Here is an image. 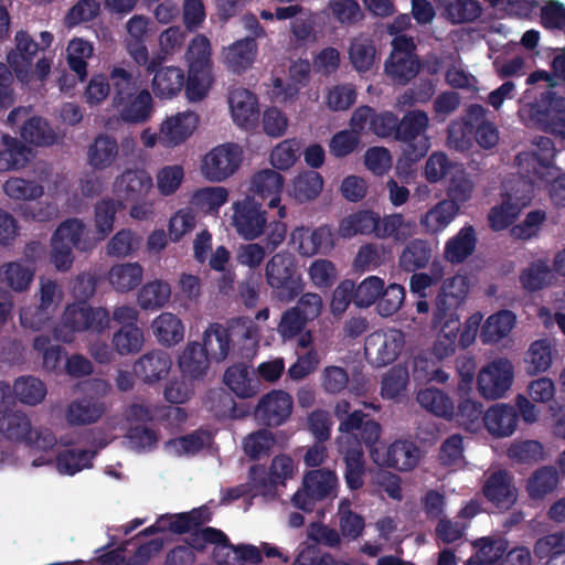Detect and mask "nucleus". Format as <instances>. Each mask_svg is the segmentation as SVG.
<instances>
[{"mask_svg":"<svg viewBox=\"0 0 565 565\" xmlns=\"http://www.w3.org/2000/svg\"><path fill=\"white\" fill-rule=\"evenodd\" d=\"M284 186L282 175L271 169H264L256 172L250 180V191L263 202L268 200V207H278L279 218H285L287 210L285 205L280 204V193Z\"/></svg>","mask_w":565,"mask_h":565,"instance_id":"nucleus-19","label":"nucleus"},{"mask_svg":"<svg viewBox=\"0 0 565 565\" xmlns=\"http://www.w3.org/2000/svg\"><path fill=\"white\" fill-rule=\"evenodd\" d=\"M257 332L254 322L246 317L233 319L228 328L214 322L204 331L200 348L211 361L221 362L228 355L233 337L254 340Z\"/></svg>","mask_w":565,"mask_h":565,"instance_id":"nucleus-7","label":"nucleus"},{"mask_svg":"<svg viewBox=\"0 0 565 565\" xmlns=\"http://www.w3.org/2000/svg\"><path fill=\"white\" fill-rule=\"evenodd\" d=\"M515 324V315L510 310H501L491 315L481 329L483 343H497L505 338Z\"/></svg>","mask_w":565,"mask_h":565,"instance_id":"nucleus-47","label":"nucleus"},{"mask_svg":"<svg viewBox=\"0 0 565 565\" xmlns=\"http://www.w3.org/2000/svg\"><path fill=\"white\" fill-rule=\"evenodd\" d=\"M441 15L452 24L477 21L482 14L479 0H437Z\"/></svg>","mask_w":565,"mask_h":565,"instance_id":"nucleus-33","label":"nucleus"},{"mask_svg":"<svg viewBox=\"0 0 565 565\" xmlns=\"http://www.w3.org/2000/svg\"><path fill=\"white\" fill-rule=\"evenodd\" d=\"M338 450L344 461V480L351 491L360 490L364 484L365 459L363 446L353 437L338 438Z\"/></svg>","mask_w":565,"mask_h":565,"instance_id":"nucleus-18","label":"nucleus"},{"mask_svg":"<svg viewBox=\"0 0 565 565\" xmlns=\"http://www.w3.org/2000/svg\"><path fill=\"white\" fill-rule=\"evenodd\" d=\"M142 344L143 334L137 326H122L113 337V345L120 355L136 353Z\"/></svg>","mask_w":565,"mask_h":565,"instance_id":"nucleus-61","label":"nucleus"},{"mask_svg":"<svg viewBox=\"0 0 565 565\" xmlns=\"http://www.w3.org/2000/svg\"><path fill=\"white\" fill-rule=\"evenodd\" d=\"M35 157L33 149L8 134L1 136L0 172L25 168Z\"/></svg>","mask_w":565,"mask_h":565,"instance_id":"nucleus-24","label":"nucleus"},{"mask_svg":"<svg viewBox=\"0 0 565 565\" xmlns=\"http://www.w3.org/2000/svg\"><path fill=\"white\" fill-rule=\"evenodd\" d=\"M30 433H32V423L24 412L10 407L0 411V435L4 439L24 443Z\"/></svg>","mask_w":565,"mask_h":565,"instance_id":"nucleus-31","label":"nucleus"},{"mask_svg":"<svg viewBox=\"0 0 565 565\" xmlns=\"http://www.w3.org/2000/svg\"><path fill=\"white\" fill-rule=\"evenodd\" d=\"M290 245L305 257L327 255L334 247V234L328 225L316 228L301 225L291 231Z\"/></svg>","mask_w":565,"mask_h":565,"instance_id":"nucleus-14","label":"nucleus"},{"mask_svg":"<svg viewBox=\"0 0 565 565\" xmlns=\"http://www.w3.org/2000/svg\"><path fill=\"white\" fill-rule=\"evenodd\" d=\"M419 457L420 450L415 443L407 439H397L387 447L382 465L406 472L418 465Z\"/></svg>","mask_w":565,"mask_h":565,"instance_id":"nucleus-28","label":"nucleus"},{"mask_svg":"<svg viewBox=\"0 0 565 565\" xmlns=\"http://www.w3.org/2000/svg\"><path fill=\"white\" fill-rule=\"evenodd\" d=\"M467 288L463 277H455L450 286L444 285L436 297L433 324L443 329L451 322H458L457 310L463 302Z\"/></svg>","mask_w":565,"mask_h":565,"instance_id":"nucleus-16","label":"nucleus"},{"mask_svg":"<svg viewBox=\"0 0 565 565\" xmlns=\"http://www.w3.org/2000/svg\"><path fill=\"white\" fill-rule=\"evenodd\" d=\"M33 349L42 354L43 367L47 371H56L66 356L65 349L60 344L52 345L50 337L44 334L33 339Z\"/></svg>","mask_w":565,"mask_h":565,"instance_id":"nucleus-62","label":"nucleus"},{"mask_svg":"<svg viewBox=\"0 0 565 565\" xmlns=\"http://www.w3.org/2000/svg\"><path fill=\"white\" fill-rule=\"evenodd\" d=\"M199 117L194 111H183L167 118L160 132L169 145L177 146L188 139L196 128Z\"/></svg>","mask_w":565,"mask_h":565,"instance_id":"nucleus-32","label":"nucleus"},{"mask_svg":"<svg viewBox=\"0 0 565 565\" xmlns=\"http://www.w3.org/2000/svg\"><path fill=\"white\" fill-rule=\"evenodd\" d=\"M435 246L433 242L413 238L407 242L398 256V266L406 273H415L426 268L433 258Z\"/></svg>","mask_w":565,"mask_h":565,"instance_id":"nucleus-29","label":"nucleus"},{"mask_svg":"<svg viewBox=\"0 0 565 565\" xmlns=\"http://www.w3.org/2000/svg\"><path fill=\"white\" fill-rule=\"evenodd\" d=\"M323 178L315 170L299 173L291 184L290 195L299 203L313 201L323 189Z\"/></svg>","mask_w":565,"mask_h":565,"instance_id":"nucleus-43","label":"nucleus"},{"mask_svg":"<svg viewBox=\"0 0 565 565\" xmlns=\"http://www.w3.org/2000/svg\"><path fill=\"white\" fill-rule=\"evenodd\" d=\"M110 323L109 311L105 308H93L87 302L68 305L62 316V323L53 329L56 340L70 343L74 332L90 331L103 333Z\"/></svg>","mask_w":565,"mask_h":565,"instance_id":"nucleus-6","label":"nucleus"},{"mask_svg":"<svg viewBox=\"0 0 565 565\" xmlns=\"http://www.w3.org/2000/svg\"><path fill=\"white\" fill-rule=\"evenodd\" d=\"M21 137L24 141L35 146H51L56 140V135L49 122L36 116L24 122L21 128Z\"/></svg>","mask_w":565,"mask_h":565,"instance_id":"nucleus-55","label":"nucleus"},{"mask_svg":"<svg viewBox=\"0 0 565 565\" xmlns=\"http://www.w3.org/2000/svg\"><path fill=\"white\" fill-rule=\"evenodd\" d=\"M119 153L117 140L105 134H99L89 145L87 162L94 170H105L111 167Z\"/></svg>","mask_w":565,"mask_h":565,"instance_id":"nucleus-34","label":"nucleus"},{"mask_svg":"<svg viewBox=\"0 0 565 565\" xmlns=\"http://www.w3.org/2000/svg\"><path fill=\"white\" fill-rule=\"evenodd\" d=\"M172 365L170 355L161 350L142 354L134 364V373L145 383L152 384L164 379Z\"/></svg>","mask_w":565,"mask_h":565,"instance_id":"nucleus-25","label":"nucleus"},{"mask_svg":"<svg viewBox=\"0 0 565 565\" xmlns=\"http://www.w3.org/2000/svg\"><path fill=\"white\" fill-rule=\"evenodd\" d=\"M110 81L114 87L113 106L119 108L128 102L137 90L132 74L122 67H114L110 72Z\"/></svg>","mask_w":565,"mask_h":565,"instance_id":"nucleus-57","label":"nucleus"},{"mask_svg":"<svg viewBox=\"0 0 565 565\" xmlns=\"http://www.w3.org/2000/svg\"><path fill=\"white\" fill-rule=\"evenodd\" d=\"M501 203L488 213L489 227L494 232L509 228L518 220L521 211L532 201V183L523 178H513L503 183Z\"/></svg>","mask_w":565,"mask_h":565,"instance_id":"nucleus-5","label":"nucleus"},{"mask_svg":"<svg viewBox=\"0 0 565 565\" xmlns=\"http://www.w3.org/2000/svg\"><path fill=\"white\" fill-rule=\"evenodd\" d=\"M143 269L138 263L115 265L110 268L108 280L119 292H127L138 287L142 280Z\"/></svg>","mask_w":565,"mask_h":565,"instance_id":"nucleus-49","label":"nucleus"},{"mask_svg":"<svg viewBox=\"0 0 565 565\" xmlns=\"http://www.w3.org/2000/svg\"><path fill=\"white\" fill-rule=\"evenodd\" d=\"M157 340L167 347L174 345L183 340L184 328L181 320L171 312H162L151 324Z\"/></svg>","mask_w":565,"mask_h":565,"instance_id":"nucleus-44","label":"nucleus"},{"mask_svg":"<svg viewBox=\"0 0 565 565\" xmlns=\"http://www.w3.org/2000/svg\"><path fill=\"white\" fill-rule=\"evenodd\" d=\"M416 399L433 415L448 420L454 419V403L444 391L426 387L417 393Z\"/></svg>","mask_w":565,"mask_h":565,"instance_id":"nucleus-42","label":"nucleus"},{"mask_svg":"<svg viewBox=\"0 0 565 565\" xmlns=\"http://www.w3.org/2000/svg\"><path fill=\"white\" fill-rule=\"evenodd\" d=\"M68 67L78 76L81 82L87 77V58L93 55V45L90 42L75 38L68 42L67 49Z\"/></svg>","mask_w":565,"mask_h":565,"instance_id":"nucleus-51","label":"nucleus"},{"mask_svg":"<svg viewBox=\"0 0 565 565\" xmlns=\"http://www.w3.org/2000/svg\"><path fill=\"white\" fill-rule=\"evenodd\" d=\"M428 124V115L419 109L406 111L402 119H397L395 140L405 145L397 169H411L427 154L430 148V140L426 135Z\"/></svg>","mask_w":565,"mask_h":565,"instance_id":"nucleus-3","label":"nucleus"},{"mask_svg":"<svg viewBox=\"0 0 565 565\" xmlns=\"http://www.w3.org/2000/svg\"><path fill=\"white\" fill-rule=\"evenodd\" d=\"M478 548L476 554L468 559V565H503L507 552V542L481 537L475 542Z\"/></svg>","mask_w":565,"mask_h":565,"instance_id":"nucleus-48","label":"nucleus"},{"mask_svg":"<svg viewBox=\"0 0 565 565\" xmlns=\"http://www.w3.org/2000/svg\"><path fill=\"white\" fill-rule=\"evenodd\" d=\"M121 201L111 198H104L94 206V221L96 235L90 236L96 244L104 241L114 230L116 214L124 209Z\"/></svg>","mask_w":565,"mask_h":565,"instance_id":"nucleus-38","label":"nucleus"},{"mask_svg":"<svg viewBox=\"0 0 565 565\" xmlns=\"http://www.w3.org/2000/svg\"><path fill=\"white\" fill-rule=\"evenodd\" d=\"M262 205L254 196H246L233 204V225L237 234L246 241L258 238L265 231L267 218Z\"/></svg>","mask_w":565,"mask_h":565,"instance_id":"nucleus-12","label":"nucleus"},{"mask_svg":"<svg viewBox=\"0 0 565 565\" xmlns=\"http://www.w3.org/2000/svg\"><path fill=\"white\" fill-rule=\"evenodd\" d=\"M484 413L480 402L463 398L459 402L457 412L454 411V418L465 430L477 431L483 424Z\"/></svg>","mask_w":565,"mask_h":565,"instance_id":"nucleus-54","label":"nucleus"},{"mask_svg":"<svg viewBox=\"0 0 565 565\" xmlns=\"http://www.w3.org/2000/svg\"><path fill=\"white\" fill-rule=\"evenodd\" d=\"M519 423V412L508 404H495L483 415V425L497 438L511 436Z\"/></svg>","mask_w":565,"mask_h":565,"instance_id":"nucleus-26","label":"nucleus"},{"mask_svg":"<svg viewBox=\"0 0 565 565\" xmlns=\"http://www.w3.org/2000/svg\"><path fill=\"white\" fill-rule=\"evenodd\" d=\"M171 289L168 282L154 280L142 286L138 294V303L142 309H158L168 302Z\"/></svg>","mask_w":565,"mask_h":565,"instance_id":"nucleus-58","label":"nucleus"},{"mask_svg":"<svg viewBox=\"0 0 565 565\" xmlns=\"http://www.w3.org/2000/svg\"><path fill=\"white\" fill-rule=\"evenodd\" d=\"M265 279L271 290V297L281 302L295 300L303 290L298 262L288 252H278L267 260Z\"/></svg>","mask_w":565,"mask_h":565,"instance_id":"nucleus-4","label":"nucleus"},{"mask_svg":"<svg viewBox=\"0 0 565 565\" xmlns=\"http://www.w3.org/2000/svg\"><path fill=\"white\" fill-rule=\"evenodd\" d=\"M380 216L369 210H360L342 218L339 224V235L350 238L359 234L376 233Z\"/></svg>","mask_w":565,"mask_h":565,"instance_id":"nucleus-41","label":"nucleus"},{"mask_svg":"<svg viewBox=\"0 0 565 565\" xmlns=\"http://www.w3.org/2000/svg\"><path fill=\"white\" fill-rule=\"evenodd\" d=\"M454 201L443 200L427 211L420 218V225L426 233L438 234L444 231L459 212Z\"/></svg>","mask_w":565,"mask_h":565,"instance_id":"nucleus-40","label":"nucleus"},{"mask_svg":"<svg viewBox=\"0 0 565 565\" xmlns=\"http://www.w3.org/2000/svg\"><path fill=\"white\" fill-rule=\"evenodd\" d=\"M482 492L489 502L501 510H509L518 498L512 478L505 470L492 472L487 478Z\"/></svg>","mask_w":565,"mask_h":565,"instance_id":"nucleus-21","label":"nucleus"},{"mask_svg":"<svg viewBox=\"0 0 565 565\" xmlns=\"http://www.w3.org/2000/svg\"><path fill=\"white\" fill-rule=\"evenodd\" d=\"M35 274L34 266L23 265L21 262H11L1 267L2 280L14 291H25Z\"/></svg>","mask_w":565,"mask_h":565,"instance_id":"nucleus-53","label":"nucleus"},{"mask_svg":"<svg viewBox=\"0 0 565 565\" xmlns=\"http://www.w3.org/2000/svg\"><path fill=\"white\" fill-rule=\"evenodd\" d=\"M210 362L199 342H190L179 356L180 371L190 380L202 379L210 367Z\"/></svg>","mask_w":565,"mask_h":565,"instance_id":"nucleus-39","label":"nucleus"},{"mask_svg":"<svg viewBox=\"0 0 565 565\" xmlns=\"http://www.w3.org/2000/svg\"><path fill=\"white\" fill-rule=\"evenodd\" d=\"M96 451L85 449H66L56 457V468L60 473L74 476L85 468H90Z\"/></svg>","mask_w":565,"mask_h":565,"instance_id":"nucleus-50","label":"nucleus"},{"mask_svg":"<svg viewBox=\"0 0 565 565\" xmlns=\"http://www.w3.org/2000/svg\"><path fill=\"white\" fill-rule=\"evenodd\" d=\"M514 369L510 360L499 358L483 366L477 377L480 394L488 399L501 398L510 390Z\"/></svg>","mask_w":565,"mask_h":565,"instance_id":"nucleus-9","label":"nucleus"},{"mask_svg":"<svg viewBox=\"0 0 565 565\" xmlns=\"http://www.w3.org/2000/svg\"><path fill=\"white\" fill-rule=\"evenodd\" d=\"M13 393L21 403L34 406L45 398L46 386L40 379L24 375L14 381Z\"/></svg>","mask_w":565,"mask_h":565,"instance_id":"nucleus-52","label":"nucleus"},{"mask_svg":"<svg viewBox=\"0 0 565 565\" xmlns=\"http://www.w3.org/2000/svg\"><path fill=\"white\" fill-rule=\"evenodd\" d=\"M117 109L125 122H145L149 119L152 111V96L148 89H142Z\"/></svg>","mask_w":565,"mask_h":565,"instance_id":"nucleus-46","label":"nucleus"},{"mask_svg":"<svg viewBox=\"0 0 565 565\" xmlns=\"http://www.w3.org/2000/svg\"><path fill=\"white\" fill-rule=\"evenodd\" d=\"M256 54L257 43L254 38L247 36L228 46L225 63L232 72L241 74L253 65Z\"/></svg>","mask_w":565,"mask_h":565,"instance_id":"nucleus-37","label":"nucleus"},{"mask_svg":"<svg viewBox=\"0 0 565 565\" xmlns=\"http://www.w3.org/2000/svg\"><path fill=\"white\" fill-rule=\"evenodd\" d=\"M531 116L542 130L565 139V97L546 92L531 107Z\"/></svg>","mask_w":565,"mask_h":565,"instance_id":"nucleus-13","label":"nucleus"},{"mask_svg":"<svg viewBox=\"0 0 565 565\" xmlns=\"http://www.w3.org/2000/svg\"><path fill=\"white\" fill-rule=\"evenodd\" d=\"M420 68L417 56H397L390 54L384 70L386 75L397 85H406L416 77Z\"/></svg>","mask_w":565,"mask_h":565,"instance_id":"nucleus-45","label":"nucleus"},{"mask_svg":"<svg viewBox=\"0 0 565 565\" xmlns=\"http://www.w3.org/2000/svg\"><path fill=\"white\" fill-rule=\"evenodd\" d=\"M348 53L350 63L358 73L364 74L379 67L380 55L374 41L369 36L353 38Z\"/></svg>","mask_w":565,"mask_h":565,"instance_id":"nucleus-30","label":"nucleus"},{"mask_svg":"<svg viewBox=\"0 0 565 565\" xmlns=\"http://www.w3.org/2000/svg\"><path fill=\"white\" fill-rule=\"evenodd\" d=\"M339 430L343 435L338 438L349 436L355 438L361 443V446L364 444L370 449L372 459L379 462L374 446L379 441L382 433L380 423L362 411H354L340 423Z\"/></svg>","mask_w":565,"mask_h":565,"instance_id":"nucleus-17","label":"nucleus"},{"mask_svg":"<svg viewBox=\"0 0 565 565\" xmlns=\"http://www.w3.org/2000/svg\"><path fill=\"white\" fill-rule=\"evenodd\" d=\"M4 193L20 201H33L41 198L44 193L43 186L35 181L23 178H10L3 184Z\"/></svg>","mask_w":565,"mask_h":565,"instance_id":"nucleus-60","label":"nucleus"},{"mask_svg":"<svg viewBox=\"0 0 565 565\" xmlns=\"http://www.w3.org/2000/svg\"><path fill=\"white\" fill-rule=\"evenodd\" d=\"M292 396L282 390H271L260 397L255 409V419L267 427L285 424L292 412Z\"/></svg>","mask_w":565,"mask_h":565,"instance_id":"nucleus-15","label":"nucleus"},{"mask_svg":"<svg viewBox=\"0 0 565 565\" xmlns=\"http://www.w3.org/2000/svg\"><path fill=\"white\" fill-rule=\"evenodd\" d=\"M243 160L242 148L236 143H224L213 148L203 160V175L214 182H221L235 173Z\"/></svg>","mask_w":565,"mask_h":565,"instance_id":"nucleus-10","label":"nucleus"},{"mask_svg":"<svg viewBox=\"0 0 565 565\" xmlns=\"http://www.w3.org/2000/svg\"><path fill=\"white\" fill-rule=\"evenodd\" d=\"M404 335L398 331L388 333H374L366 339L365 355L374 356L376 366H385L393 363L399 355L404 347Z\"/></svg>","mask_w":565,"mask_h":565,"instance_id":"nucleus-20","label":"nucleus"},{"mask_svg":"<svg viewBox=\"0 0 565 565\" xmlns=\"http://www.w3.org/2000/svg\"><path fill=\"white\" fill-rule=\"evenodd\" d=\"M62 299V290L56 281L52 279H41L40 286V303L34 308H24L20 312V321L24 328L34 331L43 329L51 320V316L55 311Z\"/></svg>","mask_w":565,"mask_h":565,"instance_id":"nucleus-11","label":"nucleus"},{"mask_svg":"<svg viewBox=\"0 0 565 565\" xmlns=\"http://www.w3.org/2000/svg\"><path fill=\"white\" fill-rule=\"evenodd\" d=\"M15 50H11L7 55L8 64L13 68L17 75L29 70L34 56L39 51V44L31 38L26 31L15 33Z\"/></svg>","mask_w":565,"mask_h":565,"instance_id":"nucleus-35","label":"nucleus"},{"mask_svg":"<svg viewBox=\"0 0 565 565\" xmlns=\"http://www.w3.org/2000/svg\"><path fill=\"white\" fill-rule=\"evenodd\" d=\"M188 76L179 66H163L164 56L157 54L150 61L147 74H153L152 90L160 99L178 96L182 89L190 102H200L207 95L212 83L211 43L204 34H196L184 54Z\"/></svg>","mask_w":565,"mask_h":565,"instance_id":"nucleus-1","label":"nucleus"},{"mask_svg":"<svg viewBox=\"0 0 565 565\" xmlns=\"http://www.w3.org/2000/svg\"><path fill=\"white\" fill-rule=\"evenodd\" d=\"M338 477L326 468L312 469L305 473L302 487L294 494L292 504L303 512H312L318 501L337 497Z\"/></svg>","mask_w":565,"mask_h":565,"instance_id":"nucleus-8","label":"nucleus"},{"mask_svg":"<svg viewBox=\"0 0 565 565\" xmlns=\"http://www.w3.org/2000/svg\"><path fill=\"white\" fill-rule=\"evenodd\" d=\"M558 483V475L553 467H542L537 469L527 481V493L530 498L543 499L546 494L554 491Z\"/></svg>","mask_w":565,"mask_h":565,"instance_id":"nucleus-56","label":"nucleus"},{"mask_svg":"<svg viewBox=\"0 0 565 565\" xmlns=\"http://www.w3.org/2000/svg\"><path fill=\"white\" fill-rule=\"evenodd\" d=\"M141 238L131 230L118 231L107 243V255L113 257H127L139 249Z\"/></svg>","mask_w":565,"mask_h":565,"instance_id":"nucleus-63","label":"nucleus"},{"mask_svg":"<svg viewBox=\"0 0 565 565\" xmlns=\"http://www.w3.org/2000/svg\"><path fill=\"white\" fill-rule=\"evenodd\" d=\"M224 384L239 398H249L259 391V380L243 362L228 366L223 376Z\"/></svg>","mask_w":565,"mask_h":565,"instance_id":"nucleus-27","label":"nucleus"},{"mask_svg":"<svg viewBox=\"0 0 565 565\" xmlns=\"http://www.w3.org/2000/svg\"><path fill=\"white\" fill-rule=\"evenodd\" d=\"M96 241L90 238L85 223L78 218L63 221L51 238L50 260L58 271H67L73 263V248L79 252H92Z\"/></svg>","mask_w":565,"mask_h":565,"instance_id":"nucleus-2","label":"nucleus"},{"mask_svg":"<svg viewBox=\"0 0 565 565\" xmlns=\"http://www.w3.org/2000/svg\"><path fill=\"white\" fill-rule=\"evenodd\" d=\"M477 246L476 230L466 225L445 245V258L451 264H461L473 254Z\"/></svg>","mask_w":565,"mask_h":565,"instance_id":"nucleus-36","label":"nucleus"},{"mask_svg":"<svg viewBox=\"0 0 565 565\" xmlns=\"http://www.w3.org/2000/svg\"><path fill=\"white\" fill-rule=\"evenodd\" d=\"M115 185L124 201L139 203L152 188V179L142 169H127L116 179Z\"/></svg>","mask_w":565,"mask_h":565,"instance_id":"nucleus-22","label":"nucleus"},{"mask_svg":"<svg viewBox=\"0 0 565 565\" xmlns=\"http://www.w3.org/2000/svg\"><path fill=\"white\" fill-rule=\"evenodd\" d=\"M300 140L285 139L279 142L270 153V162L278 170H288L299 158Z\"/></svg>","mask_w":565,"mask_h":565,"instance_id":"nucleus-64","label":"nucleus"},{"mask_svg":"<svg viewBox=\"0 0 565 565\" xmlns=\"http://www.w3.org/2000/svg\"><path fill=\"white\" fill-rule=\"evenodd\" d=\"M103 407L87 399L72 402L67 407L66 419L71 425H87L97 422Z\"/></svg>","mask_w":565,"mask_h":565,"instance_id":"nucleus-59","label":"nucleus"},{"mask_svg":"<svg viewBox=\"0 0 565 565\" xmlns=\"http://www.w3.org/2000/svg\"><path fill=\"white\" fill-rule=\"evenodd\" d=\"M228 105L235 124L244 128L253 127L258 120L257 97L246 88L237 87L228 94Z\"/></svg>","mask_w":565,"mask_h":565,"instance_id":"nucleus-23","label":"nucleus"}]
</instances>
